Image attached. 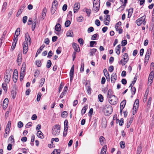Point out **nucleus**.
Here are the masks:
<instances>
[{
    "label": "nucleus",
    "instance_id": "f257e3e1",
    "mask_svg": "<svg viewBox=\"0 0 154 154\" xmlns=\"http://www.w3.org/2000/svg\"><path fill=\"white\" fill-rule=\"evenodd\" d=\"M60 125L58 124L55 125L53 127L52 134L55 136H57L60 134Z\"/></svg>",
    "mask_w": 154,
    "mask_h": 154
},
{
    "label": "nucleus",
    "instance_id": "f03ea898",
    "mask_svg": "<svg viewBox=\"0 0 154 154\" xmlns=\"http://www.w3.org/2000/svg\"><path fill=\"white\" fill-rule=\"evenodd\" d=\"M103 111L106 116H109L112 112V108L110 105H105L103 108Z\"/></svg>",
    "mask_w": 154,
    "mask_h": 154
},
{
    "label": "nucleus",
    "instance_id": "7ed1b4c3",
    "mask_svg": "<svg viewBox=\"0 0 154 154\" xmlns=\"http://www.w3.org/2000/svg\"><path fill=\"white\" fill-rule=\"evenodd\" d=\"M11 77V73L9 70H6L5 72V74L4 77L5 81L6 83L8 84L9 83Z\"/></svg>",
    "mask_w": 154,
    "mask_h": 154
},
{
    "label": "nucleus",
    "instance_id": "20e7f679",
    "mask_svg": "<svg viewBox=\"0 0 154 154\" xmlns=\"http://www.w3.org/2000/svg\"><path fill=\"white\" fill-rule=\"evenodd\" d=\"M109 103L112 105L116 104L118 101L117 98L115 95L109 97Z\"/></svg>",
    "mask_w": 154,
    "mask_h": 154
},
{
    "label": "nucleus",
    "instance_id": "39448f33",
    "mask_svg": "<svg viewBox=\"0 0 154 154\" xmlns=\"http://www.w3.org/2000/svg\"><path fill=\"white\" fill-rule=\"evenodd\" d=\"M23 53L24 54H26L28 49L27 42H24L23 44Z\"/></svg>",
    "mask_w": 154,
    "mask_h": 154
},
{
    "label": "nucleus",
    "instance_id": "423d86ee",
    "mask_svg": "<svg viewBox=\"0 0 154 154\" xmlns=\"http://www.w3.org/2000/svg\"><path fill=\"white\" fill-rule=\"evenodd\" d=\"M86 89L87 90L88 94L90 95L92 90L91 88V84L90 82H87L85 83Z\"/></svg>",
    "mask_w": 154,
    "mask_h": 154
},
{
    "label": "nucleus",
    "instance_id": "0eeeda50",
    "mask_svg": "<svg viewBox=\"0 0 154 154\" xmlns=\"http://www.w3.org/2000/svg\"><path fill=\"white\" fill-rule=\"evenodd\" d=\"M18 72L16 69H15L13 73V79L14 83H16L17 82L18 77Z\"/></svg>",
    "mask_w": 154,
    "mask_h": 154
},
{
    "label": "nucleus",
    "instance_id": "6e6552de",
    "mask_svg": "<svg viewBox=\"0 0 154 154\" xmlns=\"http://www.w3.org/2000/svg\"><path fill=\"white\" fill-rule=\"evenodd\" d=\"M80 8V5L79 3H76L74 5V13H76Z\"/></svg>",
    "mask_w": 154,
    "mask_h": 154
},
{
    "label": "nucleus",
    "instance_id": "1a4fd4ad",
    "mask_svg": "<svg viewBox=\"0 0 154 154\" xmlns=\"http://www.w3.org/2000/svg\"><path fill=\"white\" fill-rule=\"evenodd\" d=\"M25 39L26 41L25 42H29V43L30 44L31 43V40L29 33L27 32L25 34Z\"/></svg>",
    "mask_w": 154,
    "mask_h": 154
},
{
    "label": "nucleus",
    "instance_id": "9d476101",
    "mask_svg": "<svg viewBox=\"0 0 154 154\" xmlns=\"http://www.w3.org/2000/svg\"><path fill=\"white\" fill-rule=\"evenodd\" d=\"M72 46L75 51L79 52L80 51L79 47V45L75 42L72 43Z\"/></svg>",
    "mask_w": 154,
    "mask_h": 154
},
{
    "label": "nucleus",
    "instance_id": "9b49d317",
    "mask_svg": "<svg viewBox=\"0 0 154 154\" xmlns=\"http://www.w3.org/2000/svg\"><path fill=\"white\" fill-rule=\"evenodd\" d=\"M151 53V49L150 48L148 49L145 56V59L146 60H149Z\"/></svg>",
    "mask_w": 154,
    "mask_h": 154
},
{
    "label": "nucleus",
    "instance_id": "f8f14e48",
    "mask_svg": "<svg viewBox=\"0 0 154 154\" xmlns=\"http://www.w3.org/2000/svg\"><path fill=\"white\" fill-rule=\"evenodd\" d=\"M117 79V76L116 73H113L111 76V81L112 83H114Z\"/></svg>",
    "mask_w": 154,
    "mask_h": 154
},
{
    "label": "nucleus",
    "instance_id": "ddd939ff",
    "mask_svg": "<svg viewBox=\"0 0 154 154\" xmlns=\"http://www.w3.org/2000/svg\"><path fill=\"white\" fill-rule=\"evenodd\" d=\"M22 59V54H18L17 56V62L18 63V65H20L21 64V60Z\"/></svg>",
    "mask_w": 154,
    "mask_h": 154
},
{
    "label": "nucleus",
    "instance_id": "4468645a",
    "mask_svg": "<svg viewBox=\"0 0 154 154\" xmlns=\"http://www.w3.org/2000/svg\"><path fill=\"white\" fill-rule=\"evenodd\" d=\"M17 40L18 38H15V37H14V38L13 39L14 42L13 43L11 47V48L13 50H14L15 47L17 42Z\"/></svg>",
    "mask_w": 154,
    "mask_h": 154
},
{
    "label": "nucleus",
    "instance_id": "2eb2a0df",
    "mask_svg": "<svg viewBox=\"0 0 154 154\" xmlns=\"http://www.w3.org/2000/svg\"><path fill=\"white\" fill-rule=\"evenodd\" d=\"M11 121H8V124L7 125L5 129L6 131H8L9 132L10 130V129L11 127Z\"/></svg>",
    "mask_w": 154,
    "mask_h": 154
},
{
    "label": "nucleus",
    "instance_id": "dca6fc26",
    "mask_svg": "<svg viewBox=\"0 0 154 154\" xmlns=\"http://www.w3.org/2000/svg\"><path fill=\"white\" fill-rule=\"evenodd\" d=\"M127 11H128V18L130 17L131 16L133 10V8H130L129 10H127Z\"/></svg>",
    "mask_w": 154,
    "mask_h": 154
},
{
    "label": "nucleus",
    "instance_id": "f3484780",
    "mask_svg": "<svg viewBox=\"0 0 154 154\" xmlns=\"http://www.w3.org/2000/svg\"><path fill=\"white\" fill-rule=\"evenodd\" d=\"M120 49L121 45H119L116 48V53L118 55H119L120 53Z\"/></svg>",
    "mask_w": 154,
    "mask_h": 154
},
{
    "label": "nucleus",
    "instance_id": "a211bd4d",
    "mask_svg": "<svg viewBox=\"0 0 154 154\" xmlns=\"http://www.w3.org/2000/svg\"><path fill=\"white\" fill-rule=\"evenodd\" d=\"M37 136L40 138L42 139L44 138L43 134L41 131H38L37 133Z\"/></svg>",
    "mask_w": 154,
    "mask_h": 154
},
{
    "label": "nucleus",
    "instance_id": "6ab92c4d",
    "mask_svg": "<svg viewBox=\"0 0 154 154\" xmlns=\"http://www.w3.org/2000/svg\"><path fill=\"white\" fill-rule=\"evenodd\" d=\"M55 29L56 31L60 32L61 30V26L59 23H57L55 27Z\"/></svg>",
    "mask_w": 154,
    "mask_h": 154
},
{
    "label": "nucleus",
    "instance_id": "aec40b11",
    "mask_svg": "<svg viewBox=\"0 0 154 154\" xmlns=\"http://www.w3.org/2000/svg\"><path fill=\"white\" fill-rule=\"evenodd\" d=\"M100 6H97V5H93L92 9V10L94 12H97L99 10Z\"/></svg>",
    "mask_w": 154,
    "mask_h": 154
},
{
    "label": "nucleus",
    "instance_id": "412c9836",
    "mask_svg": "<svg viewBox=\"0 0 154 154\" xmlns=\"http://www.w3.org/2000/svg\"><path fill=\"white\" fill-rule=\"evenodd\" d=\"M47 12V9L46 8H44L43 9L42 13V18L44 19L46 16V14Z\"/></svg>",
    "mask_w": 154,
    "mask_h": 154
},
{
    "label": "nucleus",
    "instance_id": "4be33fe9",
    "mask_svg": "<svg viewBox=\"0 0 154 154\" xmlns=\"http://www.w3.org/2000/svg\"><path fill=\"white\" fill-rule=\"evenodd\" d=\"M126 103V101L125 100H122L120 103V108L124 109L125 107V104Z\"/></svg>",
    "mask_w": 154,
    "mask_h": 154
},
{
    "label": "nucleus",
    "instance_id": "5701e85b",
    "mask_svg": "<svg viewBox=\"0 0 154 154\" xmlns=\"http://www.w3.org/2000/svg\"><path fill=\"white\" fill-rule=\"evenodd\" d=\"M8 141L11 143H14V136L11 135L9 138Z\"/></svg>",
    "mask_w": 154,
    "mask_h": 154
},
{
    "label": "nucleus",
    "instance_id": "b1692460",
    "mask_svg": "<svg viewBox=\"0 0 154 154\" xmlns=\"http://www.w3.org/2000/svg\"><path fill=\"white\" fill-rule=\"evenodd\" d=\"M20 28H18L15 32V35H16V37L15 38H18V36L20 35Z\"/></svg>",
    "mask_w": 154,
    "mask_h": 154
},
{
    "label": "nucleus",
    "instance_id": "393cba45",
    "mask_svg": "<svg viewBox=\"0 0 154 154\" xmlns=\"http://www.w3.org/2000/svg\"><path fill=\"white\" fill-rule=\"evenodd\" d=\"M123 56H124L123 59L125 62L126 63L129 60V58L127 53H125Z\"/></svg>",
    "mask_w": 154,
    "mask_h": 154
},
{
    "label": "nucleus",
    "instance_id": "a878e982",
    "mask_svg": "<svg viewBox=\"0 0 154 154\" xmlns=\"http://www.w3.org/2000/svg\"><path fill=\"white\" fill-rule=\"evenodd\" d=\"M74 65H73L71 68V69H70V73H69V76H73L74 75Z\"/></svg>",
    "mask_w": 154,
    "mask_h": 154
},
{
    "label": "nucleus",
    "instance_id": "bb28decb",
    "mask_svg": "<svg viewBox=\"0 0 154 154\" xmlns=\"http://www.w3.org/2000/svg\"><path fill=\"white\" fill-rule=\"evenodd\" d=\"M97 50L95 48H93L91 49L90 52V56H92L94 54H95V53L97 51Z\"/></svg>",
    "mask_w": 154,
    "mask_h": 154
},
{
    "label": "nucleus",
    "instance_id": "cd10ccee",
    "mask_svg": "<svg viewBox=\"0 0 154 154\" xmlns=\"http://www.w3.org/2000/svg\"><path fill=\"white\" fill-rule=\"evenodd\" d=\"M73 33L72 30H69L67 32L66 35L67 36L73 37Z\"/></svg>",
    "mask_w": 154,
    "mask_h": 154
},
{
    "label": "nucleus",
    "instance_id": "c85d7f7f",
    "mask_svg": "<svg viewBox=\"0 0 154 154\" xmlns=\"http://www.w3.org/2000/svg\"><path fill=\"white\" fill-rule=\"evenodd\" d=\"M100 0H94L93 2V5H97L100 6Z\"/></svg>",
    "mask_w": 154,
    "mask_h": 154
},
{
    "label": "nucleus",
    "instance_id": "c756f323",
    "mask_svg": "<svg viewBox=\"0 0 154 154\" xmlns=\"http://www.w3.org/2000/svg\"><path fill=\"white\" fill-rule=\"evenodd\" d=\"M60 150L59 149H54L51 154H60Z\"/></svg>",
    "mask_w": 154,
    "mask_h": 154
},
{
    "label": "nucleus",
    "instance_id": "7c9ffc66",
    "mask_svg": "<svg viewBox=\"0 0 154 154\" xmlns=\"http://www.w3.org/2000/svg\"><path fill=\"white\" fill-rule=\"evenodd\" d=\"M7 6V3L6 2H4L2 8V10L3 11H4L6 9Z\"/></svg>",
    "mask_w": 154,
    "mask_h": 154
},
{
    "label": "nucleus",
    "instance_id": "2f4dec72",
    "mask_svg": "<svg viewBox=\"0 0 154 154\" xmlns=\"http://www.w3.org/2000/svg\"><path fill=\"white\" fill-rule=\"evenodd\" d=\"M100 142V144L102 145L104 143V141L105 140L104 137L103 136H101L99 138Z\"/></svg>",
    "mask_w": 154,
    "mask_h": 154
},
{
    "label": "nucleus",
    "instance_id": "473e14b6",
    "mask_svg": "<svg viewBox=\"0 0 154 154\" xmlns=\"http://www.w3.org/2000/svg\"><path fill=\"white\" fill-rule=\"evenodd\" d=\"M154 78V72H153L152 71V72H151L149 74L148 79H151L152 80Z\"/></svg>",
    "mask_w": 154,
    "mask_h": 154
},
{
    "label": "nucleus",
    "instance_id": "72a5a7b5",
    "mask_svg": "<svg viewBox=\"0 0 154 154\" xmlns=\"http://www.w3.org/2000/svg\"><path fill=\"white\" fill-rule=\"evenodd\" d=\"M52 65V63L51 61L50 60H48L47 61L46 67L47 68H50L51 66Z\"/></svg>",
    "mask_w": 154,
    "mask_h": 154
},
{
    "label": "nucleus",
    "instance_id": "f704fd0d",
    "mask_svg": "<svg viewBox=\"0 0 154 154\" xmlns=\"http://www.w3.org/2000/svg\"><path fill=\"white\" fill-rule=\"evenodd\" d=\"M57 9V7H51V13L52 15L55 12Z\"/></svg>",
    "mask_w": 154,
    "mask_h": 154
},
{
    "label": "nucleus",
    "instance_id": "c9c22d12",
    "mask_svg": "<svg viewBox=\"0 0 154 154\" xmlns=\"http://www.w3.org/2000/svg\"><path fill=\"white\" fill-rule=\"evenodd\" d=\"M131 90L132 92V95H134L136 91V88L135 87H133L132 86H131Z\"/></svg>",
    "mask_w": 154,
    "mask_h": 154
},
{
    "label": "nucleus",
    "instance_id": "e433bc0d",
    "mask_svg": "<svg viewBox=\"0 0 154 154\" xmlns=\"http://www.w3.org/2000/svg\"><path fill=\"white\" fill-rule=\"evenodd\" d=\"M16 93H17L15 90H12L11 91L12 97L14 99L15 98L16 95Z\"/></svg>",
    "mask_w": 154,
    "mask_h": 154
},
{
    "label": "nucleus",
    "instance_id": "4c0bfd02",
    "mask_svg": "<svg viewBox=\"0 0 154 154\" xmlns=\"http://www.w3.org/2000/svg\"><path fill=\"white\" fill-rule=\"evenodd\" d=\"M68 113L66 111H64L61 114V116L63 118H66L67 116Z\"/></svg>",
    "mask_w": 154,
    "mask_h": 154
},
{
    "label": "nucleus",
    "instance_id": "58836bf2",
    "mask_svg": "<svg viewBox=\"0 0 154 154\" xmlns=\"http://www.w3.org/2000/svg\"><path fill=\"white\" fill-rule=\"evenodd\" d=\"M139 105V100L138 99H136L134 103V106H135L136 107L138 108Z\"/></svg>",
    "mask_w": 154,
    "mask_h": 154
},
{
    "label": "nucleus",
    "instance_id": "ea45409f",
    "mask_svg": "<svg viewBox=\"0 0 154 154\" xmlns=\"http://www.w3.org/2000/svg\"><path fill=\"white\" fill-rule=\"evenodd\" d=\"M137 77L136 76H135L134 78L133 81L132 82V83L130 85L129 87H131V86H133V85H134L137 80Z\"/></svg>",
    "mask_w": 154,
    "mask_h": 154
},
{
    "label": "nucleus",
    "instance_id": "a19ab883",
    "mask_svg": "<svg viewBox=\"0 0 154 154\" xmlns=\"http://www.w3.org/2000/svg\"><path fill=\"white\" fill-rule=\"evenodd\" d=\"M26 70V64L24 62L23 63L22 67L21 68V71H23V72H25Z\"/></svg>",
    "mask_w": 154,
    "mask_h": 154
},
{
    "label": "nucleus",
    "instance_id": "79ce46f5",
    "mask_svg": "<svg viewBox=\"0 0 154 154\" xmlns=\"http://www.w3.org/2000/svg\"><path fill=\"white\" fill-rule=\"evenodd\" d=\"M138 108V107H136L135 106H133V114L134 115L133 117H134V114L137 112Z\"/></svg>",
    "mask_w": 154,
    "mask_h": 154
},
{
    "label": "nucleus",
    "instance_id": "37998d69",
    "mask_svg": "<svg viewBox=\"0 0 154 154\" xmlns=\"http://www.w3.org/2000/svg\"><path fill=\"white\" fill-rule=\"evenodd\" d=\"M98 98L99 101L101 102H103V97L101 94H99L98 95Z\"/></svg>",
    "mask_w": 154,
    "mask_h": 154
},
{
    "label": "nucleus",
    "instance_id": "c03bdc74",
    "mask_svg": "<svg viewBox=\"0 0 154 154\" xmlns=\"http://www.w3.org/2000/svg\"><path fill=\"white\" fill-rule=\"evenodd\" d=\"M68 122L67 119L65 120L64 122V128H68Z\"/></svg>",
    "mask_w": 154,
    "mask_h": 154
},
{
    "label": "nucleus",
    "instance_id": "a18cd8bd",
    "mask_svg": "<svg viewBox=\"0 0 154 154\" xmlns=\"http://www.w3.org/2000/svg\"><path fill=\"white\" fill-rule=\"evenodd\" d=\"M101 124L102 127L106 128V120H102Z\"/></svg>",
    "mask_w": 154,
    "mask_h": 154
},
{
    "label": "nucleus",
    "instance_id": "49530a36",
    "mask_svg": "<svg viewBox=\"0 0 154 154\" xmlns=\"http://www.w3.org/2000/svg\"><path fill=\"white\" fill-rule=\"evenodd\" d=\"M121 22L120 21H119L117 23L116 25L115 28L116 29L117 31H118V30L119 29V25H121Z\"/></svg>",
    "mask_w": 154,
    "mask_h": 154
},
{
    "label": "nucleus",
    "instance_id": "de8ad7c7",
    "mask_svg": "<svg viewBox=\"0 0 154 154\" xmlns=\"http://www.w3.org/2000/svg\"><path fill=\"white\" fill-rule=\"evenodd\" d=\"M7 84L5 83H3L2 85V86L3 88V89L5 91L7 92Z\"/></svg>",
    "mask_w": 154,
    "mask_h": 154
},
{
    "label": "nucleus",
    "instance_id": "09e8293b",
    "mask_svg": "<svg viewBox=\"0 0 154 154\" xmlns=\"http://www.w3.org/2000/svg\"><path fill=\"white\" fill-rule=\"evenodd\" d=\"M78 42L80 45H82L83 44L84 41L83 39L80 38L78 39Z\"/></svg>",
    "mask_w": 154,
    "mask_h": 154
},
{
    "label": "nucleus",
    "instance_id": "8fccbe9b",
    "mask_svg": "<svg viewBox=\"0 0 154 154\" xmlns=\"http://www.w3.org/2000/svg\"><path fill=\"white\" fill-rule=\"evenodd\" d=\"M143 22H142L141 20L139 19H137L136 21V23L138 26H140L143 23Z\"/></svg>",
    "mask_w": 154,
    "mask_h": 154
},
{
    "label": "nucleus",
    "instance_id": "3c124183",
    "mask_svg": "<svg viewBox=\"0 0 154 154\" xmlns=\"http://www.w3.org/2000/svg\"><path fill=\"white\" fill-rule=\"evenodd\" d=\"M121 147L122 148L124 149L125 147V144L124 142L122 141L120 143Z\"/></svg>",
    "mask_w": 154,
    "mask_h": 154
},
{
    "label": "nucleus",
    "instance_id": "603ef678",
    "mask_svg": "<svg viewBox=\"0 0 154 154\" xmlns=\"http://www.w3.org/2000/svg\"><path fill=\"white\" fill-rule=\"evenodd\" d=\"M84 70V63H82L81 64V67L80 68V72H83Z\"/></svg>",
    "mask_w": 154,
    "mask_h": 154
},
{
    "label": "nucleus",
    "instance_id": "864d4df0",
    "mask_svg": "<svg viewBox=\"0 0 154 154\" xmlns=\"http://www.w3.org/2000/svg\"><path fill=\"white\" fill-rule=\"evenodd\" d=\"M70 23L71 22L69 20H67L65 23V26L66 27H68L69 26Z\"/></svg>",
    "mask_w": 154,
    "mask_h": 154
},
{
    "label": "nucleus",
    "instance_id": "5fc2aeb1",
    "mask_svg": "<svg viewBox=\"0 0 154 154\" xmlns=\"http://www.w3.org/2000/svg\"><path fill=\"white\" fill-rule=\"evenodd\" d=\"M127 43V41L126 40H123L121 43L122 44V46H125V45H126Z\"/></svg>",
    "mask_w": 154,
    "mask_h": 154
},
{
    "label": "nucleus",
    "instance_id": "6e6d98bb",
    "mask_svg": "<svg viewBox=\"0 0 154 154\" xmlns=\"http://www.w3.org/2000/svg\"><path fill=\"white\" fill-rule=\"evenodd\" d=\"M41 96H42V94L40 92H39L38 93L37 98V101H39L40 100Z\"/></svg>",
    "mask_w": 154,
    "mask_h": 154
},
{
    "label": "nucleus",
    "instance_id": "4d7b16f0",
    "mask_svg": "<svg viewBox=\"0 0 154 154\" xmlns=\"http://www.w3.org/2000/svg\"><path fill=\"white\" fill-rule=\"evenodd\" d=\"M23 124L22 122L20 121L18 123L17 126L19 128H21L23 127Z\"/></svg>",
    "mask_w": 154,
    "mask_h": 154
},
{
    "label": "nucleus",
    "instance_id": "13d9d810",
    "mask_svg": "<svg viewBox=\"0 0 154 154\" xmlns=\"http://www.w3.org/2000/svg\"><path fill=\"white\" fill-rule=\"evenodd\" d=\"M68 128H64V131H63V136L65 137L67 134V131H68Z\"/></svg>",
    "mask_w": 154,
    "mask_h": 154
},
{
    "label": "nucleus",
    "instance_id": "bf43d9fd",
    "mask_svg": "<svg viewBox=\"0 0 154 154\" xmlns=\"http://www.w3.org/2000/svg\"><path fill=\"white\" fill-rule=\"evenodd\" d=\"M86 108L85 106H84L82 108L81 111V113L82 115L84 114L86 112Z\"/></svg>",
    "mask_w": 154,
    "mask_h": 154
},
{
    "label": "nucleus",
    "instance_id": "052dcab7",
    "mask_svg": "<svg viewBox=\"0 0 154 154\" xmlns=\"http://www.w3.org/2000/svg\"><path fill=\"white\" fill-rule=\"evenodd\" d=\"M57 2L56 0H54L52 3V7H57Z\"/></svg>",
    "mask_w": 154,
    "mask_h": 154
},
{
    "label": "nucleus",
    "instance_id": "680f3d73",
    "mask_svg": "<svg viewBox=\"0 0 154 154\" xmlns=\"http://www.w3.org/2000/svg\"><path fill=\"white\" fill-rule=\"evenodd\" d=\"M112 91L111 89H109V90L108 91V95L109 96V97H111L113 95H112Z\"/></svg>",
    "mask_w": 154,
    "mask_h": 154
},
{
    "label": "nucleus",
    "instance_id": "e2e57ef3",
    "mask_svg": "<svg viewBox=\"0 0 154 154\" xmlns=\"http://www.w3.org/2000/svg\"><path fill=\"white\" fill-rule=\"evenodd\" d=\"M106 148H107V146L106 145H105V146H104L103 147V148L101 149V152H104L106 153Z\"/></svg>",
    "mask_w": 154,
    "mask_h": 154
},
{
    "label": "nucleus",
    "instance_id": "0e129e2a",
    "mask_svg": "<svg viewBox=\"0 0 154 154\" xmlns=\"http://www.w3.org/2000/svg\"><path fill=\"white\" fill-rule=\"evenodd\" d=\"M8 99L7 98H6L4 100L3 102V104L8 105Z\"/></svg>",
    "mask_w": 154,
    "mask_h": 154
},
{
    "label": "nucleus",
    "instance_id": "69168bd1",
    "mask_svg": "<svg viewBox=\"0 0 154 154\" xmlns=\"http://www.w3.org/2000/svg\"><path fill=\"white\" fill-rule=\"evenodd\" d=\"M98 35V34L97 33H96L95 34H94L91 37V39L92 40H95L96 39V38L97 37V35Z\"/></svg>",
    "mask_w": 154,
    "mask_h": 154
},
{
    "label": "nucleus",
    "instance_id": "338daca9",
    "mask_svg": "<svg viewBox=\"0 0 154 154\" xmlns=\"http://www.w3.org/2000/svg\"><path fill=\"white\" fill-rule=\"evenodd\" d=\"M83 17L82 16H80L77 19L78 22H80L82 21V19Z\"/></svg>",
    "mask_w": 154,
    "mask_h": 154
},
{
    "label": "nucleus",
    "instance_id": "774afa93",
    "mask_svg": "<svg viewBox=\"0 0 154 154\" xmlns=\"http://www.w3.org/2000/svg\"><path fill=\"white\" fill-rule=\"evenodd\" d=\"M39 74H40L39 71V70L37 69L35 72V75H34V76L35 77H38Z\"/></svg>",
    "mask_w": 154,
    "mask_h": 154
}]
</instances>
